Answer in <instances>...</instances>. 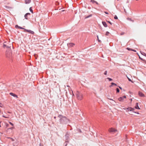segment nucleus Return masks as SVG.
Masks as SVG:
<instances>
[{"label":"nucleus","mask_w":146,"mask_h":146,"mask_svg":"<svg viewBox=\"0 0 146 146\" xmlns=\"http://www.w3.org/2000/svg\"><path fill=\"white\" fill-rule=\"evenodd\" d=\"M119 87L120 89L121 90L122 89V88L121 87L119 86Z\"/></svg>","instance_id":"79ce46f5"},{"label":"nucleus","mask_w":146,"mask_h":146,"mask_svg":"<svg viewBox=\"0 0 146 146\" xmlns=\"http://www.w3.org/2000/svg\"><path fill=\"white\" fill-rule=\"evenodd\" d=\"M107 22L109 23H110L111 25H112V23H111L110 21H107Z\"/></svg>","instance_id":"72a5a7b5"},{"label":"nucleus","mask_w":146,"mask_h":146,"mask_svg":"<svg viewBox=\"0 0 146 146\" xmlns=\"http://www.w3.org/2000/svg\"><path fill=\"white\" fill-rule=\"evenodd\" d=\"M141 53L143 55L146 56V54L143 52H141Z\"/></svg>","instance_id":"4be33fe9"},{"label":"nucleus","mask_w":146,"mask_h":146,"mask_svg":"<svg viewBox=\"0 0 146 146\" xmlns=\"http://www.w3.org/2000/svg\"><path fill=\"white\" fill-rule=\"evenodd\" d=\"M105 12V13L106 14H109L108 13V12Z\"/></svg>","instance_id":"ea45409f"},{"label":"nucleus","mask_w":146,"mask_h":146,"mask_svg":"<svg viewBox=\"0 0 146 146\" xmlns=\"http://www.w3.org/2000/svg\"><path fill=\"white\" fill-rule=\"evenodd\" d=\"M90 2L92 3L93 4L96 3V4L98 5H99V3L96 1H95L94 0H91Z\"/></svg>","instance_id":"f8f14e48"},{"label":"nucleus","mask_w":146,"mask_h":146,"mask_svg":"<svg viewBox=\"0 0 146 146\" xmlns=\"http://www.w3.org/2000/svg\"><path fill=\"white\" fill-rule=\"evenodd\" d=\"M92 14L90 15H88V16H86V17H85V18L86 19H87V18H89V17H92Z\"/></svg>","instance_id":"f3484780"},{"label":"nucleus","mask_w":146,"mask_h":146,"mask_svg":"<svg viewBox=\"0 0 146 146\" xmlns=\"http://www.w3.org/2000/svg\"><path fill=\"white\" fill-rule=\"evenodd\" d=\"M76 96L78 100H81L82 99L83 95L82 94L78 92L76 94Z\"/></svg>","instance_id":"39448f33"},{"label":"nucleus","mask_w":146,"mask_h":146,"mask_svg":"<svg viewBox=\"0 0 146 146\" xmlns=\"http://www.w3.org/2000/svg\"><path fill=\"white\" fill-rule=\"evenodd\" d=\"M127 50H131V48H127Z\"/></svg>","instance_id":"2f4dec72"},{"label":"nucleus","mask_w":146,"mask_h":146,"mask_svg":"<svg viewBox=\"0 0 146 146\" xmlns=\"http://www.w3.org/2000/svg\"><path fill=\"white\" fill-rule=\"evenodd\" d=\"M40 146H41L40 144Z\"/></svg>","instance_id":"09e8293b"},{"label":"nucleus","mask_w":146,"mask_h":146,"mask_svg":"<svg viewBox=\"0 0 146 146\" xmlns=\"http://www.w3.org/2000/svg\"><path fill=\"white\" fill-rule=\"evenodd\" d=\"M69 45L70 46H73L74 45V44L72 43H69Z\"/></svg>","instance_id":"dca6fc26"},{"label":"nucleus","mask_w":146,"mask_h":146,"mask_svg":"<svg viewBox=\"0 0 146 146\" xmlns=\"http://www.w3.org/2000/svg\"><path fill=\"white\" fill-rule=\"evenodd\" d=\"M137 113V114H139V113Z\"/></svg>","instance_id":"8fccbe9b"},{"label":"nucleus","mask_w":146,"mask_h":146,"mask_svg":"<svg viewBox=\"0 0 146 146\" xmlns=\"http://www.w3.org/2000/svg\"><path fill=\"white\" fill-rule=\"evenodd\" d=\"M110 100H113L112 99H110Z\"/></svg>","instance_id":"49530a36"},{"label":"nucleus","mask_w":146,"mask_h":146,"mask_svg":"<svg viewBox=\"0 0 146 146\" xmlns=\"http://www.w3.org/2000/svg\"><path fill=\"white\" fill-rule=\"evenodd\" d=\"M70 135V132L69 131H67L65 135V140L66 143H68L70 139L69 136Z\"/></svg>","instance_id":"f03ea898"},{"label":"nucleus","mask_w":146,"mask_h":146,"mask_svg":"<svg viewBox=\"0 0 146 146\" xmlns=\"http://www.w3.org/2000/svg\"><path fill=\"white\" fill-rule=\"evenodd\" d=\"M67 143H66V142H65V143L64 144H65V146H66L67 145Z\"/></svg>","instance_id":"58836bf2"},{"label":"nucleus","mask_w":146,"mask_h":146,"mask_svg":"<svg viewBox=\"0 0 146 146\" xmlns=\"http://www.w3.org/2000/svg\"><path fill=\"white\" fill-rule=\"evenodd\" d=\"M25 3L26 4H29L30 3L31 0H25Z\"/></svg>","instance_id":"2eb2a0df"},{"label":"nucleus","mask_w":146,"mask_h":146,"mask_svg":"<svg viewBox=\"0 0 146 146\" xmlns=\"http://www.w3.org/2000/svg\"><path fill=\"white\" fill-rule=\"evenodd\" d=\"M139 58H140V59H141V60H143V59H142V58H140V57L139 56Z\"/></svg>","instance_id":"a19ab883"},{"label":"nucleus","mask_w":146,"mask_h":146,"mask_svg":"<svg viewBox=\"0 0 146 146\" xmlns=\"http://www.w3.org/2000/svg\"><path fill=\"white\" fill-rule=\"evenodd\" d=\"M107 71H105V72H104V74L105 75H106L107 74Z\"/></svg>","instance_id":"c756f323"},{"label":"nucleus","mask_w":146,"mask_h":146,"mask_svg":"<svg viewBox=\"0 0 146 146\" xmlns=\"http://www.w3.org/2000/svg\"><path fill=\"white\" fill-rule=\"evenodd\" d=\"M117 93H118L119 92V90L118 88H117L116 89Z\"/></svg>","instance_id":"412c9836"},{"label":"nucleus","mask_w":146,"mask_h":146,"mask_svg":"<svg viewBox=\"0 0 146 146\" xmlns=\"http://www.w3.org/2000/svg\"><path fill=\"white\" fill-rule=\"evenodd\" d=\"M6 42H5L3 43V47L4 48H5L6 47L7 48H9L11 47L10 46H9L8 45H7L6 43Z\"/></svg>","instance_id":"0eeeda50"},{"label":"nucleus","mask_w":146,"mask_h":146,"mask_svg":"<svg viewBox=\"0 0 146 146\" xmlns=\"http://www.w3.org/2000/svg\"><path fill=\"white\" fill-rule=\"evenodd\" d=\"M109 131L110 132H113L116 131V130L113 128H111L109 129Z\"/></svg>","instance_id":"6e6552de"},{"label":"nucleus","mask_w":146,"mask_h":146,"mask_svg":"<svg viewBox=\"0 0 146 146\" xmlns=\"http://www.w3.org/2000/svg\"><path fill=\"white\" fill-rule=\"evenodd\" d=\"M28 15H27V14H25V16H24V17H25V18L26 19H28Z\"/></svg>","instance_id":"6ab92c4d"},{"label":"nucleus","mask_w":146,"mask_h":146,"mask_svg":"<svg viewBox=\"0 0 146 146\" xmlns=\"http://www.w3.org/2000/svg\"><path fill=\"white\" fill-rule=\"evenodd\" d=\"M0 104H1V103H0ZM0 107H1V106L0 105Z\"/></svg>","instance_id":"a18cd8bd"},{"label":"nucleus","mask_w":146,"mask_h":146,"mask_svg":"<svg viewBox=\"0 0 146 146\" xmlns=\"http://www.w3.org/2000/svg\"><path fill=\"white\" fill-rule=\"evenodd\" d=\"M110 34V33L109 32H108V31H107L106 32V36H108V35L109 34Z\"/></svg>","instance_id":"5701e85b"},{"label":"nucleus","mask_w":146,"mask_h":146,"mask_svg":"<svg viewBox=\"0 0 146 146\" xmlns=\"http://www.w3.org/2000/svg\"><path fill=\"white\" fill-rule=\"evenodd\" d=\"M127 19L131 21H132L133 22V21H132L131 18H127Z\"/></svg>","instance_id":"473e14b6"},{"label":"nucleus","mask_w":146,"mask_h":146,"mask_svg":"<svg viewBox=\"0 0 146 146\" xmlns=\"http://www.w3.org/2000/svg\"><path fill=\"white\" fill-rule=\"evenodd\" d=\"M97 39H98V42H101V41L100 40H99V38H98V35L97 36Z\"/></svg>","instance_id":"cd10ccee"},{"label":"nucleus","mask_w":146,"mask_h":146,"mask_svg":"<svg viewBox=\"0 0 146 146\" xmlns=\"http://www.w3.org/2000/svg\"><path fill=\"white\" fill-rule=\"evenodd\" d=\"M127 110H128V111H133L134 110V109L131 107H129L127 108Z\"/></svg>","instance_id":"9b49d317"},{"label":"nucleus","mask_w":146,"mask_h":146,"mask_svg":"<svg viewBox=\"0 0 146 146\" xmlns=\"http://www.w3.org/2000/svg\"><path fill=\"white\" fill-rule=\"evenodd\" d=\"M9 123L11 124V125L12 126H13V123H12L11 122H9Z\"/></svg>","instance_id":"7c9ffc66"},{"label":"nucleus","mask_w":146,"mask_h":146,"mask_svg":"<svg viewBox=\"0 0 146 146\" xmlns=\"http://www.w3.org/2000/svg\"><path fill=\"white\" fill-rule=\"evenodd\" d=\"M29 10L32 13H33V10L31 7H30L29 8Z\"/></svg>","instance_id":"aec40b11"},{"label":"nucleus","mask_w":146,"mask_h":146,"mask_svg":"<svg viewBox=\"0 0 146 146\" xmlns=\"http://www.w3.org/2000/svg\"><path fill=\"white\" fill-rule=\"evenodd\" d=\"M113 85H115V86H117L116 84H115V83H114L112 82V83H111V85L110 86V87L112 86Z\"/></svg>","instance_id":"a211bd4d"},{"label":"nucleus","mask_w":146,"mask_h":146,"mask_svg":"<svg viewBox=\"0 0 146 146\" xmlns=\"http://www.w3.org/2000/svg\"><path fill=\"white\" fill-rule=\"evenodd\" d=\"M9 138V139H11V140L12 141H14V140L12 138H11V137H9L8 138Z\"/></svg>","instance_id":"bb28decb"},{"label":"nucleus","mask_w":146,"mask_h":146,"mask_svg":"<svg viewBox=\"0 0 146 146\" xmlns=\"http://www.w3.org/2000/svg\"><path fill=\"white\" fill-rule=\"evenodd\" d=\"M114 18L115 19H118V17L116 15H115L114 17Z\"/></svg>","instance_id":"b1692460"},{"label":"nucleus","mask_w":146,"mask_h":146,"mask_svg":"<svg viewBox=\"0 0 146 146\" xmlns=\"http://www.w3.org/2000/svg\"><path fill=\"white\" fill-rule=\"evenodd\" d=\"M138 103H136L135 106V108L136 109H140V108L138 106Z\"/></svg>","instance_id":"ddd939ff"},{"label":"nucleus","mask_w":146,"mask_h":146,"mask_svg":"<svg viewBox=\"0 0 146 146\" xmlns=\"http://www.w3.org/2000/svg\"><path fill=\"white\" fill-rule=\"evenodd\" d=\"M128 78V80H129V81H130V82H132V81L131 80V79H130V78Z\"/></svg>","instance_id":"f704fd0d"},{"label":"nucleus","mask_w":146,"mask_h":146,"mask_svg":"<svg viewBox=\"0 0 146 146\" xmlns=\"http://www.w3.org/2000/svg\"><path fill=\"white\" fill-rule=\"evenodd\" d=\"M19 29H24V30H25V32H26L30 33L33 35L34 34V33H35L34 32H33V31H32L30 30L26 29H25L24 28H23L21 27L20 26L19 27Z\"/></svg>","instance_id":"20e7f679"},{"label":"nucleus","mask_w":146,"mask_h":146,"mask_svg":"<svg viewBox=\"0 0 146 146\" xmlns=\"http://www.w3.org/2000/svg\"><path fill=\"white\" fill-rule=\"evenodd\" d=\"M54 118L55 119L56 118V116L54 117Z\"/></svg>","instance_id":"c03bdc74"},{"label":"nucleus","mask_w":146,"mask_h":146,"mask_svg":"<svg viewBox=\"0 0 146 146\" xmlns=\"http://www.w3.org/2000/svg\"><path fill=\"white\" fill-rule=\"evenodd\" d=\"M6 56L7 58L11 59L12 57V54L11 51H7L6 52Z\"/></svg>","instance_id":"7ed1b4c3"},{"label":"nucleus","mask_w":146,"mask_h":146,"mask_svg":"<svg viewBox=\"0 0 146 146\" xmlns=\"http://www.w3.org/2000/svg\"><path fill=\"white\" fill-rule=\"evenodd\" d=\"M26 14H27L28 15H30V13H26Z\"/></svg>","instance_id":"e433bc0d"},{"label":"nucleus","mask_w":146,"mask_h":146,"mask_svg":"<svg viewBox=\"0 0 146 146\" xmlns=\"http://www.w3.org/2000/svg\"><path fill=\"white\" fill-rule=\"evenodd\" d=\"M19 26L18 25H16L15 26V27L16 28H19Z\"/></svg>","instance_id":"a878e982"},{"label":"nucleus","mask_w":146,"mask_h":146,"mask_svg":"<svg viewBox=\"0 0 146 146\" xmlns=\"http://www.w3.org/2000/svg\"><path fill=\"white\" fill-rule=\"evenodd\" d=\"M136 1H138V0H136Z\"/></svg>","instance_id":"3c124183"},{"label":"nucleus","mask_w":146,"mask_h":146,"mask_svg":"<svg viewBox=\"0 0 146 146\" xmlns=\"http://www.w3.org/2000/svg\"><path fill=\"white\" fill-rule=\"evenodd\" d=\"M80 132V133H81L82 132V131H81V130H80V131H79Z\"/></svg>","instance_id":"37998d69"},{"label":"nucleus","mask_w":146,"mask_h":146,"mask_svg":"<svg viewBox=\"0 0 146 146\" xmlns=\"http://www.w3.org/2000/svg\"><path fill=\"white\" fill-rule=\"evenodd\" d=\"M102 23L103 25L104 26V27H107L108 26L107 25L106 23V22L105 21H102Z\"/></svg>","instance_id":"4468645a"},{"label":"nucleus","mask_w":146,"mask_h":146,"mask_svg":"<svg viewBox=\"0 0 146 146\" xmlns=\"http://www.w3.org/2000/svg\"><path fill=\"white\" fill-rule=\"evenodd\" d=\"M5 7L7 9H9L10 8V7H9L8 6H5Z\"/></svg>","instance_id":"c9c22d12"},{"label":"nucleus","mask_w":146,"mask_h":146,"mask_svg":"<svg viewBox=\"0 0 146 146\" xmlns=\"http://www.w3.org/2000/svg\"><path fill=\"white\" fill-rule=\"evenodd\" d=\"M131 50L132 51H133L134 52H136V50H133V49H131Z\"/></svg>","instance_id":"4c0bfd02"},{"label":"nucleus","mask_w":146,"mask_h":146,"mask_svg":"<svg viewBox=\"0 0 146 146\" xmlns=\"http://www.w3.org/2000/svg\"><path fill=\"white\" fill-rule=\"evenodd\" d=\"M139 96L141 97H144L145 96V95L141 92L139 91L138 92Z\"/></svg>","instance_id":"1a4fd4ad"},{"label":"nucleus","mask_w":146,"mask_h":146,"mask_svg":"<svg viewBox=\"0 0 146 146\" xmlns=\"http://www.w3.org/2000/svg\"><path fill=\"white\" fill-rule=\"evenodd\" d=\"M2 116L3 117H5V118H7V119H9V117H6L4 115H3Z\"/></svg>","instance_id":"393cba45"},{"label":"nucleus","mask_w":146,"mask_h":146,"mask_svg":"<svg viewBox=\"0 0 146 146\" xmlns=\"http://www.w3.org/2000/svg\"><path fill=\"white\" fill-rule=\"evenodd\" d=\"M58 117L60 118L59 121L61 124H66L69 121V119L66 117L62 115H58Z\"/></svg>","instance_id":"f257e3e1"},{"label":"nucleus","mask_w":146,"mask_h":146,"mask_svg":"<svg viewBox=\"0 0 146 146\" xmlns=\"http://www.w3.org/2000/svg\"><path fill=\"white\" fill-rule=\"evenodd\" d=\"M67 86L68 87H69V86Z\"/></svg>","instance_id":"de8ad7c7"},{"label":"nucleus","mask_w":146,"mask_h":146,"mask_svg":"<svg viewBox=\"0 0 146 146\" xmlns=\"http://www.w3.org/2000/svg\"><path fill=\"white\" fill-rule=\"evenodd\" d=\"M107 79H108L109 80V81H111L112 80V79L109 78H108Z\"/></svg>","instance_id":"c85d7f7f"},{"label":"nucleus","mask_w":146,"mask_h":146,"mask_svg":"<svg viewBox=\"0 0 146 146\" xmlns=\"http://www.w3.org/2000/svg\"><path fill=\"white\" fill-rule=\"evenodd\" d=\"M9 94L11 95V96H13L14 97H16V98H18L17 96V95H16V94H14V93H13L11 92V93H10Z\"/></svg>","instance_id":"9d476101"},{"label":"nucleus","mask_w":146,"mask_h":146,"mask_svg":"<svg viewBox=\"0 0 146 146\" xmlns=\"http://www.w3.org/2000/svg\"><path fill=\"white\" fill-rule=\"evenodd\" d=\"M126 97L125 96H124L122 97H120L118 98V100L120 102H123L124 98H126Z\"/></svg>","instance_id":"423d86ee"}]
</instances>
